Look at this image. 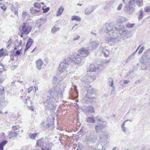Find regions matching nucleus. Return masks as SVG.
I'll use <instances>...</instances> for the list:
<instances>
[{"mask_svg":"<svg viewBox=\"0 0 150 150\" xmlns=\"http://www.w3.org/2000/svg\"><path fill=\"white\" fill-rule=\"evenodd\" d=\"M48 93L50 96L47 97L46 100L44 103L46 108L51 110H54L56 108L54 103L62 100V90L59 87L56 86L52 88L48 91Z\"/></svg>","mask_w":150,"mask_h":150,"instance_id":"f257e3e1","label":"nucleus"},{"mask_svg":"<svg viewBox=\"0 0 150 150\" xmlns=\"http://www.w3.org/2000/svg\"><path fill=\"white\" fill-rule=\"evenodd\" d=\"M106 26V30L107 33H108L107 38L105 39L107 43L110 41H113L116 37L115 36L114 31L117 29L116 27L114 25L113 23H107L105 24Z\"/></svg>","mask_w":150,"mask_h":150,"instance_id":"f03ea898","label":"nucleus"},{"mask_svg":"<svg viewBox=\"0 0 150 150\" xmlns=\"http://www.w3.org/2000/svg\"><path fill=\"white\" fill-rule=\"evenodd\" d=\"M95 79L94 76H88L86 75L84 76L81 80V82L83 86L87 88L91 87V86L89 84L92 82Z\"/></svg>","mask_w":150,"mask_h":150,"instance_id":"7ed1b4c3","label":"nucleus"},{"mask_svg":"<svg viewBox=\"0 0 150 150\" xmlns=\"http://www.w3.org/2000/svg\"><path fill=\"white\" fill-rule=\"evenodd\" d=\"M21 26V28L20 29V32L25 35H28L31 31L32 28L27 22H24Z\"/></svg>","mask_w":150,"mask_h":150,"instance_id":"20e7f679","label":"nucleus"},{"mask_svg":"<svg viewBox=\"0 0 150 150\" xmlns=\"http://www.w3.org/2000/svg\"><path fill=\"white\" fill-rule=\"evenodd\" d=\"M98 137L96 135H87L86 137V142L87 144L94 143L97 139Z\"/></svg>","mask_w":150,"mask_h":150,"instance_id":"39448f33","label":"nucleus"},{"mask_svg":"<svg viewBox=\"0 0 150 150\" xmlns=\"http://www.w3.org/2000/svg\"><path fill=\"white\" fill-rule=\"evenodd\" d=\"M81 56L79 54H77L76 56H74L71 58L72 62L76 65L80 64L81 63Z\"/></svg>","mask_w":150,"mask_h":150,"instance_id":"423d86ee","label":"nucleus"},{"mask_svg":"<svg viewBox=\"0 0 150 150\" xmlns=\"http://www.w3.org/2000/svg\"><path fill=\"white\" fill-rule=\"evenodd\" d=\"M107 134L105 132H102L99 134V139L100 142L105 143L107 142L108 138Z\"/></svg>","mask_w":150,"mask_h":150,"instance_id":"0eeeda50","label":"nucleus"},{"mask_svg":"<svg viewBox=\"0 0 150 150\" xmlns=\"http://www.w3.org/2000/svg\"><path fill=\"white\" fill-rule=\"evenodd\" d=\"M69 66L67 64H65L64 62H62L60 63L59 70L61 72H62L65 71H67L68 68Z\"/></svg>","mask_w":150,"mask_h":150,"instance_id":"6e6552de","label":"nucleus"},{"mask_svg":"<svg viewBox=\"0 0 150 150\" xmlns=\"http://www.w3.org/2000/svg\"><path fill=\"white\" fill-rule=\"evenodd\" d=\"M70 93L71 94L72 96L74 98H77L78 96V93L77 91L76 87L74 86L71 88V90L70 92Z\"/></svg>","mask_w":150,"mask_h":150,"instance_id":"1a4fd4ad","label":"nucleus"},{"mask_svg":"<svg viewBox=\"0 0 150 150\" xmlns=\"http://www.w3.org/2000/svg\"><path fill=\"white\" fill-rule=\"evenodd\" d=\"M79 53L82 54L83 56L84 57L87 56L89 53L88 51L84 47L79 49Z\"/></svg>","mask_w":150,"mask_h":150,"instance_id":"9d476101","label":"nucleus"},{"mask_svg":"<svg viewBox=\"0 0 150 150\" xmlns=\"http://www.w3.org/2000/svg\"><path fill=\"white\" fill-rule=\"evenodd\" d=\"M105 128V125L103 124L98 123L95 126V130L97 133L102 132Z\"/></svg>","mask_w":150,"mask_h":150,"instance_id":"9b49d317","label":"nucleus"},{"mask_svg":"<svg viewBox=\"0 0 150 150\" xmlns=\"http://www.w3.org/2000/svg\"><path fill=\"white\" fill-rule=\"evenodd\" d=\"M99 44L96 41H92L89 43L88 49L92 50L95 49L98 46Z\"/></svg>","mask_w":150,"mask_h":150,"instance_id":"f8f14e48","label":"nucleus"},{"mask_svg":"<svg viewBox=\"0 0 150 150\" xmlns=\"http://www.w3.org/2000/svg\"><path fill=\"white\" fill-rule=\"evenodd\" d=\"M34 42V41L31 38H29L27 42L25 49V52L30 47Z\"/></svg>","mask_w":150,"mask_h":150,"instance_id":"ddd939ff","label":"nucleus"},{"mask_svg":"<svg viewBox=\"0 0 150 150\" xmlns=\"http://www.w3.org/2000/svg\"><path fill=\"white\" fill-rule=\"evenodd\" d=\"M36 67L39 70H40L42 68V66L44 64L41 59H39L36 62Z\"/></svg>","mask_w":150,"mask_h":150,"instance_id":"4468645a","label":"nucleus"},{"mask_svg":"<svg viewBox=\"0 0 150 150\" xmlns=\"http://www.w3.org/2000/svg\"><path fill=\"white\" fill-rule=\"evenodd\" d=\"M44 137L40 139H38L36 141V146H43L44 143Z\"/></svg>","mask_w":150,"mask_h":150,"instance_id":"2eb2a0df","label":"nucleus"},{"mask_svg":"<svg viewBox=\"0 0 150 150\" xmlns=\"http://www.w3.org/2000/svg\"><path fill=\"white\" fill-rule=\"evenodd\" d=\"M98 69V67H96L93 64H91L90 65V67L87 68L88 71H89L90 72H94L96 71Z\"/></svg>","mask_w":150,"mask_h":150,"instance_id":"dca6fc26","label":"nucleus"},{"mask_svg":"<svg viewBox=\"0 0 150 150\" xmlns=\"http://www.w3.org/2000/svg\"><path fill=\"white\" fill-rule=\"evenodd\" d=\"M95 93V90L93 88L89 89L87 91V93L86 94V97L90 98V96Z\"/></svg>","mask_w":150,"mask_h":150,"instance_id":"f3484780","label":"nucleus"},{"mask_svg":"<svg viewBox=\"0 0 150 150\" xmlns=\"http://www.w3.org/2000/svg\"><path fill=\"white\" fill-rule=\"evenodd\" d=\"M45 19V18H42L40 20H37L36 21V25H37L36 27L39 28L41 25L44 23Z\"/></svg>","mask_w":150,"mask_h":150,"instance_id":"a211bd4d","label":"nucleus"},{"mask_svg":"<svg viewBox=\"0 0 150 150\" xmlns=\"http://www.w3.org/2000/svg\"><path fill=\"white\" fill-rule=\"evenodd\" d=\"M30 11L33 13L37 15H39L42 13L41 10H37L32 8L30 9Z\"/></svg>","mask_w":150,"mask_h":150,"instance_id":"6ab92c4d","label":"nucleus"},{"mask_svg":"<svg viewBox=\"0 0 150 150\" xmlns=\"http://www.w3.org/2000/svg\"><path fill=\"white\" fill-rule=\"evenodd\" d=\"M85 121L88 123H94L95 122V119L92 117H89L86 118Z\"/></svg>","mask_w":150,"mask_h":150,"instance_id":"aec40b11","label":"nucleus"},{"mask_svg":"<svg viewBox=\"0 0 150 150\" xmlns=\"http://www.w3.org/2000/svg\"><path fill=\"white\" fill-rule=\"evenodd\" d=\"M120 34L127 38L129 37L130 36V32L128 30H126V29L123 31L120 32Z\"/></svg>","mask_w":150,"mask_h":150,"instance_id":"412c9836","label":"nucleus"},{"mask_svg":"<svg viewBox=\"0 0 150 150\" xmlns=\"http://www.w3.org/2000/svg\"><path fill=\"white\" fill-rule=\"evenodd\" d=\"M18 135V133L16 132L10 131L8 134V136L10 139L11 138H16Z\"/></svg>","mask_w":150,"mask_h":150,"instance_id":"4be33fe9","label":"nucleus"},{"mask_svg":"<svg viewBox=\"0 0 150 150\" xmlns=\"http://www.w3.org/2000/svg\"><path fill=\"white\" fill-rule=\"evenodd\" d=\"M117 29H116V30H118L119 33L120 34V32L123 31L125 29V26L123 25H120L117 27H116Z\"/></svg>","mask_w":150,"mask_h":150,"instance_id":"5701e85b","label":"nucleus"},{"mask_svg":"<svg viewBox=\"0 0 150 150\" xmlns=\"http://www.w3.org/2000/svg\"><path fill=\"white\" fill-rule=\"evenodd\" d=\"M86 111L89 113H93L94 112V110L93 107L91 106H88L85 108Z\"/></svg>","mask_w":150,"mask_h":150,"instance_id":"b1692460","label":"nucleus"},{"mask_svg":"<svg viewBox=\"0 0 150 150\" xmlns=\"http://www.w3.org/2000/svg\"><path fill=\"white\" fill-rule=\"evenodd\" d=\"M72 57H68L66 58L64 61V62L65 64H67L68 66L70 65L71 64V62H72L71 61V58Z\"/></svg>","mask_w":150,"mask_h":150,"instance_id":"393cba45","label":"nucleus"},{"mask_svg":"<svg viewBox=\"0 0 150 150\" xmlns=\"http://www.w3.org/2000/svg\"><path fill=\"white\" fill-rule=\"evenodd\" d=\"M92 7H88L86 8L85 11V13L86 14H88L91 13L93 11Z\"/></svg>","mask_w":150,"mask_h":150,"instance_id":"a878e982","label":"nucleus"},{"mask_svg":"<svg viewBox=\"0 0 150 150\" xmlns=\"http://www.w3.org/2000/svg\"><path fill=\"white\" fill-rule=\"evenodd\" d=\"M64 9L63 7L62 6L60 7L57 11V16H60L63 12Z\"/></svg>","mask_w":150,"mask_h":150,"instance_id":"bb28decb","label":"nucleus"},{"mask_svg":"<svg viewBox=\"0 0 150 150\" xmlns=\"http://www.w3.org/2000/svg\"><path fill=\"white\" fill-rule=\"evenodd\" d=\"M136 3L138 7L142 6H143V0H136Z\"/></svg>","mask_w":150,"mask_h":150,"instance_id":"cd10ccee","label":"nucleus"},{"mask_svg":"<svg viewBox=\"0 0 150 150\" xmlns=\"http://www.w3.org/2000/svg\"><path fill=\"white\" fill-rule=\"evenodd\" d=\"M127 21V19L125 17H120V18L118 19L117 20V22L120 23H123Z\"/></svg>","mask_w":150,"mask_h":150,"instance_id":"c85d7f7f","label":"nucleus"},{"mask_svg":"<svg viewBox=\"0 0 150 150\" xmlns=\"http://www.w3.org/2000/svg\"><path fill=\"white\" fill-rule=\"evenodd\" d=\"M130 121V120H127L125 121L124 122L122 123V124L121 125V127L122 129V130L125 133L126 132V127H125V123L127 121Z\"/></svg>","mask_w":150,"mask_h":150,"instance_id":"c756f323","label":"nucleus"},{"mask_svg":"<svg viewBox=\"0 0 150 150\" xmlns=\"http://www.w3.org/2000/svg\"><path fill=\"white\" fill-rule=\"evenodd\" d=\"M59 30V28L55 27L54 26L51 29V32L52 33L55 34L56 31Z\"/></svg>","mask_w":150,"mask_h":150,"instance_id":"7c9ffc66","label":"nucleus"},{"mask_svg":"<svg viewBox=\"0 0 150 150\" xmlns=\"http://www.w3.org/2000/svg\"><path fill=\"white\" fill-rule=\"evenodd\" d=\"M143 17V12L142 10H140L139 13V16L138 18L139 20H141Z\"/></svg>","mask_w":150,"mask_h":150,"instance_id":"2f4dec72","label":"nucleus"},{"mask_svg":"<svg viewBox=\"0 0 150 150\" xmlns=\"http://www.w3.org/2000/svg\"><path fill=\"white\" fill-rule=\"evenodd\" d=\"M81 20L80 18L78 16H73L71 19V20L72 21L75 20L77 21H79Z\"/></svg>","mask_w":150,"mask_h":150,"instance_id":"473e14b6","label":"nucleus"},{"mask_svg":"<svg viewBox=\"0 0 150 150\" xmlns=\"http://www.w3.org/2000/svg\"><path fill=\"white\" fill-rule=\"evenodd\" d=\"M34 6L35 8H38V10H40L41 6L40 3L37 2L35 3H34Z\"/></svg>","mask_w":150,"mask_h":150,"instance_id":"72a5a7b5","label":"nucleus"},{"mask_svg":"<svg viewBox=\"0 0 150 150\" xmlns=\"http://www.w3.org/2000/svg\"><path fill=\"white\" fill-rule=\"evenodd\" d=\"M89 99L88 101L91 103H92L93 102L96 101V98L94 97H91L90 96V98H87Z\"/></svg>","mask_w":150,"mask_h":150,"instance_id":"f704fd0d","label":"nucleus"},{"mask_svg":"<svg viewBox=\"0 0 150 150\" xmlns=\"http://www.w3.org/2000/svg\"><path fill=\"white\" fill-rule=\"evenodd\" d=\"M37 134L39 135V134L38 133H30L29 134V137L31 139H33L35 137Z\"/></svg>","mask_w":150,"mask_h":150,"instance_id":"c9c22d12","label":"nucleus"},{"mask_svg":"<svg viewBox=\"0 0 150 150\" xmlns=\"http://www.w3.org/2000/svg\"><path fill=\"white\" fill-rule=\"evenodd\" d=\"M98 150H105V147H103L101 144H98L97 146Z\"/></svg>","mask_w":150,"mask_h":150,"instance_id":"e433bc0d","label":"nucleus"},{"mask_svg":"<svg viewBox=\"0 0 150 150\" xmlns=\"http://www.w3.org/2000/svg\"><path fill=\"white\" fill-rule=\"evenodd\" d=\"M30 98L28 97H27V98L25 99V104L27 103L26 105H28V101L29 102H30V106H33V102H32L31 101H30Z\"/></svg>","mask_w":150,"mask_h":150,"instance_id":"4c0bfd02","label":"nucleus"},{"mask_svg":"<svg viewBox=\"0 0 150 150\" xmlns=\"http://www.w3.org/2000/svg\"><path fill=\"white\" fill-rule=\"evenodd\" d=\"M13 130L16 131V132H18L19 131L18 130L19 127L18 126H12Z\"/></svg>","mask_w":150,"mask_h":150,"instance_id":"58836bf2","label":"nucleus"},{"mask_svg":"<svg viewBox=\"0 0 150 150\" xmlns=\"http://www.w3.org/2000/svg\"><path fill=\"white\" fill-rule=\"evenodd\" d=\"M12 43V40L11 39H10L9 41L7 42V44H8L6 47V48L9 49L10 46H11V44Z\"/></svg>","mask_w":150,"mask_h":150,"instance_id":"ea45409f","label":"nucleus"},{"mask_svg":"<svg viewBox=\"0 0 150 150\" xmlns=\"http://www.w3.org/2000/svg\"><path fill=\"white\" fill-rule=\"evenodd\" d=\"M135 3H136V0H131L129 3V6H132Z\"/></svg>","mask_w":150,"mask_h":150,"instance_id":"a19ab883","label":"nucleus"},{"mask_svg":"<svg viewBox=\"0 0 150 150\" xmlns=\"http://www.w3.org/2000/svg\"><path fill=\"white\" fill-rule=\"evenodd\" d=\"M22 49V48H21V49H20L19 50H17L16 52V53L15 55V56H19L20 55L21 53Z\"/></svg>","mask_w":150,"mask_h":150,"instance_id":"79ce46f5","label":"nucleus"},{"mask_svg":"<svg viewBox=\"0 0 150 150\" xmlns=\"http://www.w3.org/2000/svg\"><path fill=\"white\" fill-rule=\"evenodd\" d=\"M4 91L5 90L4 87L1 86V88H0V95L4 94Z\"/></svg>","mask_w":150,"mask_h":150,"instance_id":"37998d69","label":"nucleus"},{"mask_svg":"<svg viewBox=\"0 0 150 150\" xmlns=\"http://www.w3.org/2000/svg\"><path fill=\"white\" fill-rule=\"evenodd\" d=\"M134 25V23H128L126 24V27L128 28H132Z\"/></svg>","mask_w":150,"mask_h":150,"instance_id":"c03bdc74","label":"nucleus"},{"mask_svg":"<svg viewBox=\"0 0 150 150\" xmlns=\"http://www.w3.org/2000/svg\"><path fill=\"white\" fill-rule=\"evenodd\" d=\"M107 52V53H106L105 52V51H102V52L104 56L105 57H107L108 56V55L109 54L108 51L107 50L106 51Z\"/></svg>","mask_w":150,"mask_h":150,"instance_id":"a18cd8bd","label":"nucleus"},{"mask_svg":"<svg viewBox=\"0 0 150 150\" xmlns=\"http://www.w3.org/2000/svg\"><path fill=\"white\" fill-rule=\"evenodd\" d=\"M125 9H126V10L127 11H129V12L130 13H131L132 12V11L131 12H130V10L131 9H132V8H130V7H128V5H126L125 6Z\"/></svg>","mask_w":150,"mask_h":150,"instance_id":"49530a36","label":"nucleus"},{"mask_svg":"<svg viewBox=\"0 0 150 150\" xmlns=\"http://www.w3.org/2000/svg\"><path fill=\"white\" fill-rule=\"evenodd\" d=\"M50 9V7H47L45 8H44V7H42V10L43 11L44 13H46Z\"/></svg>","mask_w":150,"mask_h":150,"instance_id":"de8ad7c7","label":"nucleus"},{"mask_svg":"<svg viewBox=\"0 0 150 150\" xmlns=\"http://www.w3.org/2000/svg\"><path fill=\"white\" fill-rule=\"evenodd\" d=\"M144 11L146 12H149L150 11V7L146 6L144 8Z\"/></svg>","mask_w":150,"mask_h":150,"instance_id":"09e8293b","label":"nucleus"},{"mask_svg":"<svg viewBox=\"0 0 150 150\" xmlns=\"http://www.w3.org/2000/svg\"><path fill=\"white\" fill-rule=\"evenodd\" d=\"M8 142V141L7 140H4L2 142H1L0 143V144L3 146H4L6 145Z\"/></svg>","mask_w":150,"mask_h":150,"instance_id":"8fccbe9b","label":"nucleus"},{"mask_svg":"<svg viewBox=\"0 0 150 150\" xmlns=\"http://www.w3.org/2000/svg\"><path fill=\"white\" fill-rule=\"evenodd\" d=\"M5 134L4 133H2L0 135V140L4 138L5 137Z\"/></svg>","mask_w":150,"mask_h":150,"instance_id":"3c124183","label":"nucleus"},{"mask_svg":"<svg viewBox=\"0 0 150 150\" xmlns=\"http://www.w3.org/2000/svg\"><path fill=\"white\" fill-rule=\"evenodd\" d=\"M144 50V46H143V47H142L139 50V52H138V53L139 54H141L143 51Z\"/></svg>","mask_w":150,"mask_h":150,"instance_id":"603ef678","label":"nucleus"},{"mask_svg":"<svg viewBox=\"0 0 150 150\" xmlns=\"http://www.w3.org/2000/svg\"><path fill=\"white\" fill-rule=\"evenodd\" d=\"M122 4H120L117 8V10L118 11L120 10L122 8Z\"/></svg>","mask_w":150,"mask_h":150,"instance_id":"864d4df0","label":"nucleus"},{"mask_svg":"<svg viewBox=\"0 0 150 150\" xmlns=\"http://www.w3.org/2000/svg\"><path fill=\"white\" fill-rule=\"evenodd\" d=\"M11 10L13 11V10L14 11H14V13H15V14H16V15H18V11H16V10H15V7H14L13 8H12V9H11Z\"/></svg>","mask_w":150,"mask_h":150,"instance_id":"5fc2aeb1","label":"nucleus"},{"mask_svg":"<svg viewBox=\"0 0 150 150\" xmlns=\"http://www.w3.org/2000/svg\"><path fill=\"white\" fill-rule=\"evenodd\" d=\"M28 106L29 107L28 109L32 111H34V110L33 107V106H29L28 105Z\"/></svg>","mask_w":150,"mask_h":150,"instance_id":"6e6d98bb","label":"nucleus"},{"mask_svg":"<svg viewBox=\"0 0 150 150\" xmlns=\"http://www.w3.org/2000/svg\"><path fill=\"white\" fill-rule=\"evenodd\" d=\"M1 9H3L4 11H5L6 9V7L4 5H3L1 6Z\"/></svg>","mask_w":150,"mask_h":150,"instance_id":"4d7b16f0","label":"nucleus"},{"mask_svg":"<svg viewBox=\"0 0 150 150\" xmlns=\"http://www.w3.org/2000/svg\"><path fill=\"white\" fill-rule=\"evenodd\" d=\"M58 78H57L56 76H55L53 78V80L57 82L58 80Z\"/></svg>","mask_w":150,"mask_h":150,"instance_id":"13d9d810","label":"nucleus"},{"mask_svg":"<svg viewBox=\"0 0 150 150\" xmlns=\"http://www.w3.org/2000/svg\"><path fill=\"white\" fill-rule=\"evenodd\" d=\"M79 38H80V36L77 35L76 37H75L74 38L73 40H77Z\"/></svg>","mask_w":150,"mask_h":150,"instance_id":"bf43d9fd","label":"nucleus"},{"mask_svg":"<svg viewBox=\"0 0 150 150\" xmlns=\"http://www.w3.org/2000/svg\"><path fill=\"white\" fill-rule=\"evenodd\" d=\"M32 87L29 88L28 89V93H30V92H31V90H32Z\"/></svg>","mask_w":150,"mask_h":150,"instance_id":"052dcab7","label":"nucleus"},{"mask_svg":"<svg viewBox=\"0 0 150 150\" xmlns=\"http://www.w3.org/2000/svg\"><path fill=\"white\" fill-rule=\"evenodd\" d=\"M111 83L110 84V86L112 87H114L113 86V80L112 79H111Z\"/></svg>","mask_w":150,"mask_h":150,"instance_id":"680f3d73","label":"nucleus"},{"mask_svg":"<svg viewBox=\"0 0 150 150\" xmlns=\"http://www.w3.org/2000/svg\"><path fill=\"white\" fill-rule=\"evenodd\" d=\"M96 119L98 122H100L101 121V119H100V118L98 117V116H97L96 117Z\"/></svg>","mask_w":150,"mask_h":150,"instance_id":"e2e57ef3","label":"nucleus"},{"mask_svg":"<svg viewBox=\"0 0 150 150\" xmlns=\"http://www.w3.org/2000/svg\"><path fill=\"white\" fill-rule=\"evenodd\" d=\"M4 146L0 144V150H3Z\"/></svg>","mask_w":150,"mask_h":150,"instance_id":"0e129e2a","label":"nucleus"},{"mask_svg":"<svg viewBox=\"0 0 150 150\" xmlns=\"http://www.w3.org/2000/svg\"><path fill=\"white\" fill-rule=\"evenodd\" d=\"M128 0H122L123 3L125 4H126L127 3Z\"/></svg>","mask_w":150,"mask_h":150,"instance_id":"69168bd1","label":"nucleus"},{"mask_svg":"<svg viewBox=\"0 0 150 150\" xmlns=\"http://www.w3.org/2000/svg\"><path fill=\"white\" fill-rule=\"evenodd\" d=\"M4 80L2 78H0V84H1L3 83Z\"/></svg>","mask_w":150,"mask_h":150,"instance_id":"338daca9","label":"nucleus"},{"mask_svg":"<svg viewBox=\"0 0 150 150\" xmlns=\"http://www.w3.org/2000/svg\"><path fill=\"white\" fill-rule=\"evenodd\" d=\"M129 82V81L127 80H125L124 81V83L125 84H127Z\"/></svg>","mask_w":150,"mask_h":150,"instance_id":"774afa93","label":"nucleus"}]
</instances>
